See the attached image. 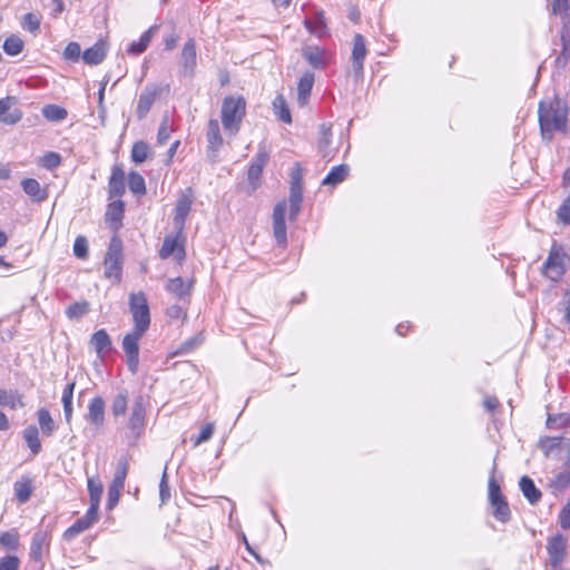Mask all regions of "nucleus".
<instances>
[{
    "mask_svg": "<svg viewBox=\"0 0 570 570\" xmlns=\"http://www.w3.org/2000/svg\"><path fill=\"white\" fill-rule=\"evenodd\" d=\"M559 524L562 529H570V497L566 505L561 509L559 513Z\"/></svg>",
    "mask_w": 570,
    "mask_h": 570,
    "instance_id": "obj_63",
    "label": "nucleus"
},
{
    "mask_svg": "<svg viewBox=\"0 0 570 570\" xmlns=\"http://www.w3.org/2000/svg\"><path fill=\"white\" fill-rule=\"evenodd\" d=\"M0 546L8 550H16L19 546V533L17 530L0 533Z\"/></svg>",
    "mask_w": 570,
    "mask_h": 570,
    "instance_id": "obj_46",
    "label": "nucleus"
},
{
    "mask_svg": "<svg viewBox=\"0 0 570 570\" xmlns=\"http://www.w3.org/2000/svg\"><path fill=\"white\" fill-rule=\"evenodd\" d=\"M159 499H160L161 504L167 503L170 499V488H169L168 480H167L166 469L164 470L160 482H159Z\"/></svg>",
    "mask_w": 570,
    "mask_h": 570,
    "instance_id": "obj_60",
    "label": "nucleus"
},
{
    "mask_svg": "<svg viewBox=\"0 0 570 570\" xmlns=\"http://www.w3.org/2000/svg\"><path fill=\"white\" fill-rule=\"evenodd\" d=\"M89 492V502L100 504L101 495L104 493V485L98 476H91L87 480Z\"/></svg>",
    "mask_w": 570,
    "mask_h": 570,
    "instance_id": "obj_37",
    "label": "nucleus"
},
{
    "mask_svg": "<svg viewBox=\"0 0 570 570\" xmlns=\"http://www.w3.org/2000/svg\"><path fill=\"white\" fill-rule=\"evenodd\" d=\"M304 58L316 69H323L326 66L324 52L318 47H308L303 51Z\"/></svg>",
    "mask_w": 570,
    "mask_h": 570,
    "instance_id": "obj_32",
    "label": "nucleus"
},
{
    "mask_svg": "<svg viewBox=\"0 0 570 570\" xmlns=\"http://www.w3.org/2000/svg\"><path fill=\"white\" fill-rule=\"evenodd\" d=\"M129 459L121 456L116 465L115 475L108 489L107 508L112 510L119 502L120 492L125 487V481L128 474Z\"/></svg>",
    "mask_w": 570,
    "mask_h": 570,
    "instance_id": "obj_6",
    "label": "nucleus"
},
{
    "mask_svg": "<svg viewBox=\"0 0 570 570\" xmlns=\"http://www.w3.org/2000/svg\"><path fill=\"white\" fill-rule=\"evenodd\" d=\"M125 204L121 200H115L107 207L106 218L111 222H120L124 216Z\"/></svg>",
    "mask_w": 570,
    "mask_h": 570,
    "instance_id": "obj_48",
    "label": "nucleus"
},
{
    "mask_svg": "<svg viewBox=\"0 0 570 570\" xmlns=\"http://www.w3.org/2000/svg\"><path fill=\"white\" fill-rule=\"evenodd\" d=\"M560 38L562 50L560 55L557 57L556 63L558 67L563 68L570 60V28L562 27Z\"/></svg>",
    "mask_w": 570,
    "mask_h": 570,
    "instance_id": "obj_28",
    "label": "nucleus"
},
{
    "mask_svg": "<svg viewBox=\"0 0 570 570\" xmlns=\"http://www.w3.org/2000/svg\"><path fill=\"white\" fill-rule=\"evenodd\" d=\"M173 254L177 255L178 261H183L185 258L184 247L178 244V239L176 237L168 235L164 238L159 256L160 258L166 259Z\"/></svg>",
    "mask_w": 570,
    "mask_h": 570,
    "instance_id": "obj_18",
    "label": "nucleus"
},
{
    "mask_svg": "<svg viewBox=\"0 0 570 570\" xmlns=\"http://www.w3.org/2000/svg\"><path fill=\"white\" fill-rule=\"evenodd\" d=\"M268 159H269V151L266 149V147L264 145H259L258 151L255 155L250 165L263 170L264 167L266 166Z\"/></svg>",
    "mask_w": 570,
    "mask_h": 570,
    "instance_id": "obj_58",
    "label": "nucleus"
},
{
    "mask_svg": "<svg viewBox=\"0 0 570 570\" xmlns=\"http://www.w3.org/2000/svg\"><path fill=\"white\" fill-rule=\"evenodd\" d=\"M519 485L522 494L529 501V503L535 504L540 501L542 493L529 476H522L520 479Z\"/></svg>",
    "mask_w": 570,
    "mask_h": 570,
    "instance_id": "obj_22",
    "label": "nucleus"
},
{
    "mask_svg": "<svg viewBox=\"0 0 570 570\" xmlns=\"http://www.w3.org/2000/svg\"><path fill=\"white\" fill-rule=\"evenodd\" d=\"M153 29L154 28H150L149 30L145 31L138 41H132L129 45L128 52L132 55H139L144 52L151 40Z\"/></svg>",
    "mask_w": 570,
    "mask_h": 570,
    "instance_id": "obj_42",
    "label": "nucleus"
},
{
    "mask_svg": "<svg viewBox=\"0 0 570 570\" xmlns=\"http://www.w3.org/2000/svg\"><path fill=\"white\" fill-rule=\"evenodd\" d=\"M262 173V169L256 168L253 165L249 166L247 171V178L253 190H255L259 186Z\"/></svg>",
    "mask_w": 570,
    "mask_h": 570,
    "instance_id": "obj_62",
    "label": "nucleus"
},
{
    "mask_svg": "<svg viewBox=\"0 0 570 570\" xmlns=\"http://www.w3.org/2000/svg\"><path fill=\"white\" fill-rule=\"evenodd\" d=\"M22 438L27 443L33 455H37L41 451V442L39 438V430L36 425L30 424L22 431Z\"/></svg>",
    "mask_w": 570,
    "mask_h": 570,
    "instance_id": "obj_25",
    "label": "nucleus"
},
{
    "mask_svg": "<svg viewBox=\"0 0 570 570\" xmlns=\"http://www.w3.org/2000/svg\"><path fill=\"white\" fill-rule=\"evenodd\" d=\"M39 428L43 435L51 436L56 431L55 421L51 417L49 411L45 407H41L37 412Z\"/></svg>",
    "mask_w": 570,
    "mask_h": 570,
    "instance_id": "obj_30",
    "label": "nucleus"
},
{
    "mask_svg": "<svg viewBox=\"0 0 570 570\" xmlns=\"http://www.w3.org/2000/svg\"><path fill=\"white\" fill-rule=\"evenodd\" d=\"M67 115V110L58 105H46L42 108V116L49 121H61Z\"/></svg>",
    "mask_w": 570,
    "mask_h": 570,
    "instance_id": "obj_40",
    "label": "nucleus"
},
{
    "mask_svg": "<svg viewBox=\"0 0 570 570\" xmlns=\"http://www.w3.org/2000/svg\"><path fill=\"white\" fill-rule=\"evenodd\" d=\"M89 311V304L83 301V302H76L73 304H71L70 306H68V308L66 309V315L68 318L70 320H78L80 317H82L83 315H86Z\"/></svg>",
    "mask_w": 570,
    "mask_h": 570,
    "instance_id": "obj_50",
    "label": "nucleus"
},
{
    "mask_svg": "<svg viewBox=\"0 0 570 570\" xmlns=\"http://www.w3.org/2000/svg\"><path fill=\"white\" fill-rule=\"evenodd\" d=\"M286 203L279 202L275 205L273 210V233L276 243L279 247L287 246V235L285 225Z\"/></svg>",
    "mask_w": 570,
    "mask_h": 570,
    "instance_id": "obj_10",
    "label": "nucleus"
},
{
    "mask_svg": "<svg viewBox=\"0 0 570 570\" xmlns=\"http://www.w3.org/2000/svg\"><path fill=\"white\" fill-rule=\"evenodd\" d=\"M495 469H497V465L493 464L492 470H491V475L489 479V485H488L489 487V501H495V500L504 498L501 493L499 483L494 479Z\"/></svg>",
    "mask_w": 570,
    "mask_h": 570,
    "instance_id": "obj_54",
    "label": "nucleus"
},
{
    "mask_svg": "<svg viewBox=\"0 0 570 570\" xmlns=\"http://www.w3.org/2000/svg\"><path fill=\"white\" fill-rule=\"evenodd\" d=\"M0 405L11 410L23 407V395L16 390H0Z\"/></svg>",
    "mask_w": 570,
    "mask_h": 570,
    "instance_id": "obj_23",
    "label": "nucleus"
},
{
    "mask_svg": "<svg viewBox=\"0 0 570 570\" xmlns=\"http://www.w3.org/2000/svg\"><path fill=\"white\" fill-rule=\"evenodd\" d=\"M17 98L12 96L0 99V122L12 126L22 119L23 112L17 107Z\"/></svg>",
    "mask_w": 570,
    "mask_h": 570,
    "instance_id": "obj_11",
    "label": "nucleus"
},
{
    "mask_svg": "<svg viewBox=\"0 0 570 570\" xmlns=\"http://www.w3.org/2000/svg\"><path fill=\"white\" fill-rule=\"evenodd\" d=\"M23 191L35 202H42L47 198V191L40 186L39 181L33 178H26L21 181Z\"/></svg>",
    "mask_w": 570,
    "mask_h": 570,
    "instance_id": "obj_27",
    "label": "nucleus"
},
{
    "mask_svg": "<svg viewBox=\"0 0 570 570\" xmlns=\"http://www.w3.org/2000/svg\"><path fill=\"white\" fill-rule=\"evenodd\" d=\"M40 17L36 13L28 12L22 20V28L31 33H37L40 29Z\"/></svg>",
    "mask_w": 570,
    "mask_h": 570,
    "instance_id": "obj_52",
    "label": "nucleus"
},
{
    "mask_svg": "<svg viewBox=\"0 0 570 570\" xmlns=\"http://www.w3.org/2000/svg\"><path fill=\"white\" fill-rule=\"evenodd\" d=\"M304 26L316 37L321 38L326 33L325 19L322 12H317L313 19H305Z\"/></svg>",
    "mask_w": 570,
    "mask_h": 570,
    "instance_id": "obj_31",
    "label": "nucleus"
},
{
    "mask_svg": "<svg viewBox=\"0 0 570 570\" xmlns=\"http://www.w3.org/2000/svg\"><path fill=\"white\" fill-rule=\"evenodd\" d=\"M246 114V101L243 96H228L222 104V124L230 136H235Z\"/></svg>",
    "mask_w": 570,
    "mask_h": 570,
    "instance_id": "obj_3",
    "label": "nucleus"
},
{
    "mask_svg": "<svg viewBox=\"0 0 570 570\" xmlns=\"http://www.w3.org/2000/svg\"><path fill=\"white\" fill-rule=\"evenodd\" d=\"M197 63L196 45L194 39H188L180 53V65L185 73L191 75Z\"/></svg>",
    "mask_w": 570,
    "mask_h": 570,
    "instance_id": "obj_16",
    "label": "nucleus"
},
{
    "mask_svg": "<svg viewBox=\"0 0 570 570\" xmlns=\"http://www.w3.org/2000/svg\"><path fill=\"white\" fill-rule=\"evenodd\" d=\"M149 156V146L144 141H137L131 149V159L136 164L144 163Z\"/></svg>",
    "mask_w": 570,
    "mask_h": 570,
    "instance_id": "obj_47",
    "label": "nucleus"
},
{
    "mask_svg": "<svg viewBox=\"0 0 570 570\" xmlns=\"http://www.w3.org/2000/svg\"><path fill=\"white\" fill-rule=\"evenodd\" d=\"M61 163V157L58 153L48 151L39 160V165L46 169H55Z\"/></svg>",
    "mask_w": 570,
    "mask_h": 570,
    "instance_id": "obj_51",
    "label": "nucleus"
},
{
    "mask_svg": "<svg viewBox=\"0 0 570 570\" xmlns=\"http://www.w3.org/2000/svg\"><path fill=\"white\" fill-rule=\"evenodd\" d=\"M273 110L279 120L285 124L292 122L291 111L283 95H277L273 100Z\"/></svg>",
    "mask_w": 570,
    "mask_h": 570,
    "instance_id": "obj_33",
    "label": "nucleus"
},
{
    "mask_svg": "<svg viewBox=\"0 0 570 570\" xmlns=\"http://www.w3.org/2000/svg\"><path fill=\"white\" fill-rule=\"evenodd\" d=\"M109 198L120 197L125 193V173L119 166L112 168L108 185Z\"/></svg>",
    "mask_w": 570,
    "mask_h": 570,
    "instance_id": "obj_17",
    "label": "nucleus"
},
{
    "mask_svg": "<svg viewBox=\"0 0 570 570\" xmlns=\"http://www.w3.org/2000/svg\"><path fill=\"white\" fill-rule=\"evenodd\" d=\"M193 283L185 281L181 277H175L167 282L166 289L179 298H183L190 294Z\"/></svg>",
    "mask_w": 570,
    "mask_h": 570,
    "instance_id": "obj_26",
    "label": "nucleus"
},
{
    "mask_svg": "<svg viewBox=\"0 0 570 570\" xmlns=\"http://www.w3.org/2000/svg\"><path fill=\"white\" fill-rule=\"evenodd\" d=\"M128 409V396L126 392L117 394L111 403V413L115 417L125 415Z\"/></svg>",
    "mask_w": 570,
    "mask_h": 570,
    "instance_id": "obj_44",
    "label": "nucleus"
},
{
    "mask_svg": "<svg viewBox=\"0 0 570 570\" xmlns=\"http://www.w3.org/2000/svg\"><path fill=\"white\" fill-rule=\"evenodd\" d=\"M46 550V535L41 532L33 534L30 546V557L35 561H40Z\"/></svg>",
    "mask_w": 570,
    "mask_h": 570,
    "instance_id": "obj_36",
    "label": "nucleus"
},
{
    "mask_svg": "<svg viewBox=\"0 0 570 570\" xmlns=\"http://www.w3.org/2000/svg\"><path fill=\"white\" fill-rule=\"evenodd\" d=\"M146 401L142 395L135 397L126 424L125 439L128 445H135L146 429Z\"/></svg>",
    "mask_w": 570,
    "mask_h": 570,
    "instance_id": "obj_4",
    "label": "nucleus"
},
{
    "mask_svg": "<svg viewBox=\"0 0 570 570\" xmlns=\"http://www.w3.org/2000/svg\"><path fill=\"white\" fill-rule=\"evenodd\" d=\"M170 131L168 120L164 119L157 132V141L159 145H165L167 142L170 137Z\"/></svg>",
    "mask_w": 570,
    "mask_h": 570,
    "instance_id": "obj_64",
    "label": "nucleus"
},
{
    "mask_svg": "<svg viewBox=\"0 0 570 570\" xmlns=\"http://www.w3.org/2000/svg\"><path fill=\"white\" fill-rule=\"evenodd\" d=\"M76 383L70 382L66 385L63 392L61 402L63 405V414L67 423H70L72 417V397H73V391H75Z\"/></svg>",
    "mask_w": 570,
    "mask_h": 570,
    "instance_id": "obj_34",
    "label": "nucleus"
},
{
    "mask_svg": "<svg viewBox=\"0 0 570 570\" xmlns=\"http://www.w3.org/2000/svg\"><path fill=\"white\" fill-rule=\"evenodd\" d=\"M89 345L95 350L98 357L102 358L104 355L111 351L112 342L106 330L101 328L96 331L89 341Z\"/></svg>",
    "mask_w": 570,
    "mask_h": 570,
    "instance_id": "obj_14",
    "label": "nucleus"
},
{
    "mask_svg": "<svg viewBox=\"0 0 570 570\" xmlns=\"http://www.w3.org/2000/svg\"><path fill=\"white\" fill-rule=\"evenodd\" d=\"M161 95V87L156 83L147 85L139 95L137 104V117L144 119L151 109L155 101Z\"/></svg>",
    "mask_w": 570,
    "mask_h": 570,
    "instance_id": "obj_9",
    "label": "nucleus"
},
{
    "mask_svg": "<svg viewBox=\"0 0 570 570\" xmlns=\"http://www.w3.org/2000/svg\"><path fill=\"white\" fill-rule=\"evenodd\" d=\"M105 276L119 282L122 271V244L118 237H112L105 257Z\"/></svg>",
    "mask_w": 570,
    "mask_h": 570,
    "instance_id": "obj_5",
    "label": "nucleus"
},
{
    "mask_svg": "<svg viewBox=\"0 0 570 570\" xmlns=\"http://www.w3.org/2000/svg\"><path fill=\"white\" fill-rule=\"evenodd\" d=\"M23 47H24L23 40L16 35L9 36L3 42V51L8 56L19 55L23 50Z\"/></svg>",
    "mask_w": 570,
    "mask_h": 570,
    "instance_id": "obj_41",
    "label": "nucleus"
},
{
    "mask_svg": "<svg viewBox=\"0 0 570 570\" xmlns=\"http://www.w3.org/2000/svg\"><path fill=\"white\" fill-rule=\"evenodd\" d=\"M557 219L563 225H570V196L567 197L558 208Z\"/></svg>",
    "mask_w": 570,
    "mask_h": 570,
    "instance_id": "obj_59",
    "label": "nucleus"
},
{
    "mask_svg": "<svg viewBox=\"0 0 570 570\" xmlns=\"http://www.w3.org/2000/svg\"><path fill=\"white\" fill-rule=\"evenodd\" d=\"M128 186L130 191L135 195H145L146 193L145 179L140 174L136 171L129 173Z\"/></svg>",
    "mask_w": 570,
    "mask_h": 570,
    "instance_id": "obj_43",
    "label": "nucleus"
},
{
    "mask_svg": "<svg viewBox=\"0 0 570 570\" xmlns=\"http://www.w3.org/2000/svg\"><path fill=\"white\" fill-rule=\"evenodd\" d=\"M490 504L493 508V515L497 520L501 522H507L510 520L511 512L505 498L490 501Z\"/></svg>",
    "mask_w": 570,
    "mask_h": 570,
    "instance_id": "obj_38",
    "label": "nucleus"
},
{
    "mask_svg": "<svg viewBox=\"0 0 570 570\" xmlns=\"http://www.w3.org/2000/svg\"><path fill=\"white\" fill-rule=\"evenodd\" d=\"M367 55L365 39L362 35L356 33L353 38V49L351 56L352 71L356 79L362 77L364 69V60Z\"/></svg>",
    "mask_w": 570,
    "mask_h": 570,
    "instance_id": "obj_13",
    "label": "nucleus"
},
{
    "mask_svg": "<svg viewBox=\"0 0 570 570\" xmlns=\"http://www.w3.org/2000/svg\"><path fill=\"white\" fill-rule=\"evenodd\" d=\"M193 202V190L191 188H186L179 196L175 207L174 224L178 232H181L185 226V222L191 209Z\"/></svg>",
    "mask_w": 570,
    "mask_h": 570,
    "instance_id": "obj_12",
    "label": "nucleus"
},
{
    "mask_svg": "<svg viewBox=\"0 0 570 570\" xmlns=\"http://www.w3.org/2000/svg\"><path fill=\"white\" fill-rule=\"evenodd\" d=\"M288 203H289V219L296 220V218L301 212V207H302V203H303V190L289 189Z\"/></svg>",
    "mask_w": 570,
    "mask_h": 570,
    "instance_id": "obj_39",
    "label": "nucleus"
},
{
    "mask_svg": "<svg viewBox=\"0 0 570 570\" xmlns=\"http://www.w3.org/2000/svg\"><path fill=\"white\" fill-rule=\"evenodd\" d=\"M13 490L16 499L18 500L19 503L27 502L33 492L31 479L28 476L20 478L14 482Z\"/></svg>",
    "mask_w": 570,
    "mask_h": 570,
    "instance_id": "obj_24",
    "label": "nucleus"
},
{
    "mask_svg": "<svg viewBox=\"0 0 570 570\" xmlns=\"http://www.w3.org/2000/svg\"><path fill=\"white\" fill-rule=\"evenodd\" d=\"M73 254L77 258L87 259L88 242L85 236H78L73 243Z\"/></svg>",
    "mask_w": 570,
    "mask_h": 570,
    "instance_id": "obj_56",
    "label": "nucleus"
},
{
    "mask_svg": "<svg viewBox=\"0 0 570 570\" xmlns=\"http://www.w3.org/2000/svg\"><path fill=\"white\" fill-rule=\"evenodd\" d=\"M81 48L78 42H69L63 50V58L68 61L76 62L80 59Z\"/></svg>",
    "mask_w": 570,
    "mask_h": 570,
    "instance_id": "obj_57",
    "label": "nucleus"
},
{
    "mask_svg": "<svg viewBox=\"0 0 570 570\" xmlns=\"http://www.w3.org/2000/svg\"><path fill=\"white\" fill-rule=\"evenodd\" d=\"M87 420L97 429L105 422V401L101 396L94 397L88 405Z\"/></svg>",
    "mask_w": 570,
    "mask_h": 570,
    "instance_id": "obj_15",
    "label": "nucleus"
},
{
    "mask_svg": "<svg viewBox=\"0 0 570 570\" xmlns=\"http://www.w3.org/2000/svg\"><path fill=\"white\" fill-rule=\"evenodd\" d=\"M90 527L91 524L82 517L65 531L63 537L66 540H72L75 537L89 529Z\"/></svg>",
    "mask_w": 570,
    "mask_h": 570,
    "instance_id": "obj_49",
    "label": "nucleus"
},
{
    "mask_svg": "<svg viewBox=\"0 0 570 570\" xmlns=\"http://www.w3.org/2000/svg\"><path fill=\"white\" fill-rule=\"evenodd\" d=\"M566 255L559 249H552L543 264L544 275L553 282L559 281L566 272Z\"/></svg>",
    "mask_w": 570,
    "mask_h": 570,
    "instance_id": "obj_8",
    "label": "nucleus"
},
{
    "mask_svg": "<svg viewBox=\"0 0 570 570\" xmlns=\"http://www.w3.org/2000/svg\"><path fill=\"white\" fill-rule=\"evenodd\" d=\"M567 108L559 99L541 101L539 105V124L543 139L550 140L554 131L564 130Z\"/></svg>",
    "mask_w": 570,
    "mask_h": 570,
    "instance_id": "obj_2",
    "label": "nucleus"
},
{
    "mask_svg": "<svg viewBox=\"0 0 570 570\" xmlns=\"http://www.w3.org/2000/svg\"><path fill=\"white\" fill-rule=\"evenodd\" d=\"M348 173V167L346 165H338L331 169V171L324 177L322 180V185L324 186H336L342 183Z\"/></svg>",
    "mask_w": 570,
    "mask_h": 570,
    "instance_id": "obj_29",
    "label": "nucleus"
},
{
    "mask_svg": "<svg viewBox=\"0 0 570 570\" xmlns=\"http://www.w3.org/2000/svg\"><path fill=\"white\" fill-rule=\"evenodd\" d=\"M568 540L563 534L552 535L547 543L549 562L553 568L559 567L567 556Z\"/></svg>",
    "mask_w": 570,
    "mask_h": 570,
    "instance_id": "obj_7",
    "label": "nucleus"
},
{
    "mask_svg": "<svg viewBox=\"0 0 570 570\" xmlns=\"http://www.w3.org/2000/svg\"><path fill=\"white\" fill-rule=\"evenodd\" d=\"M129 311L132 316L134 327L121 342L126 355V363L130 373L136 374L139 366V341L150 326V309L145 293H130Z\"/></svg>",
    "mask_w": 570,
    "mask_h": 570,
    "instance_id": "obj_1",
    "label": "nucleus"
},
{
    "mask_svg": "<svg viewBox=\"0 0 570 570\" xmlns=\"http://www.w3.org/2000/svg\"><path fill=\"white\" fill-rule=\"evenodd\" d=\"M314 83V73L306 71L299 78L297 85V101L299 106H305L311 95Z\"/></svg>",
    "mask_w": 570,
    "mask_h": 570,
    "instance_id": "obj_21",
    "label": "nucleus"
},
{
    "mask_svg": "<svg viewBox=\"0 0 570 570\" xmlns=\"http://www.w3.org/2000/svg\"><path fill=\"white\" fill-rule=\"evenodd\" d=\"M552 12L559 16L562 21V27L570 28V4L569 0H553Z\"/></svg>",
    "mask_w": 570,
    "mask_h": 570,
    "instance_id": "obj_35",
    "label": "nucleus"
},
{
    "mask_svg": "<svg viewBox=\"0 0 570 570\" xmlns=\"http://www.w3.org/2000/svg\"><path fill=\"white\" fill-rule=\"evenodd\" d=\"M570 484V471H561L554 475V478L551 480V487L556 491H563L567 489Z\"/></svg>",
    "mask_w": 570,
    "mask_h": 570,
    "instance_id": "obj_53",
    "label": "nucleus"
},
{
    "mask_svg": "<svg viewBox=\"0 0 570 570\" xmlns=\"http://www.w3.org/2000/svg\"><path fill=\"white\" fill-rule=\"evenodd\" d=\"M331 128L326 126L325 124L321 125L320 127V139H318V148L322 153L323 157H330L331 150H328V146L331 144Z\"/></svg>",
    "mask_w": 570,
    "mask_h": 570,
    "instance_id": "obj_45",
    "label": "nucleus"
},
{
    "mask_svg": "<svg viewBox=\"0 0 570 570\" xmlns=\"http://www.w3.org/2000/svg\"><path fill=\"white\" fill-rule=\"evenodd\" d=\"M303 190V168L298 163H295L291 171V188Z\"/></svg>",
    "mask_w": 570,
    "mask_h": 570,
    "instance_id": "obj_55",
    "label": "nucleus"
},
{
    "mask_svg": "<svg viewBox=\"0 0 570 570\" xmlns=\"http://www.w3.org/2000/svg\"><path fill=\"white\" fill-rule=\"evenodd\" d=\"M214 429H215L214 423H207V424H205V425L202 428L200 433L198 434V436H196L195 439H193L194 445H195V446H198V445H200L202 443L207 442V441L213 436Z\"/></svg>",
    "mask_w": 570,
    "mask_h": 570,
    "instance_id": "obj_61",
    "label": "nucleus"
},
{
    "mask_svg": "<svg viewBox=\"0 0 570 570\" xmlns=\"http://www.w3.org/2000/svg\"><path fill=\"white\" fill-rule=\"evenodd\" d=\"M207 142L209 151L216 154L223 146L219 122L217 119H210L207 125Z\"/></svg>",
    "mask_w": 570,
    "mask_h": 570,
    "instance_id": "obj_19",
    "label": "nucleus"
},
{
    "mask_svg": "<svg viewBox=\"0 0 570 570\" xmlns=\"http://www.w3.org/2000/svg\"><path fill=\"white\" fill-rule=\"evenodd\" d=\"M107 53V45L105 41L99 40L92 47L86 49L82 53V59L88 65L100 63Z\"/></svg>",
    "mask_w": 570,
    "mask_h": 570,
    "instance_id": "obj_20",
    "label": "nucleus"
}]
</instances>
